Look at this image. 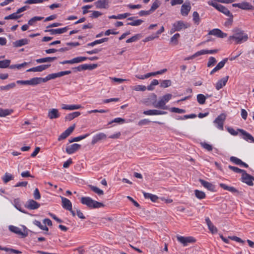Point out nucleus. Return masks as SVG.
Masks as SVG:
<instances>
[{
  "mask_svg": "<svg viewBox=\"0 0 254 254\" xmlns=\"http://www.w3.org/2000/svg\"><path fill=\"white\" fill-rule=\"evenodd\" d=\"M13 112L12 109H3L0 108V117H5L7 116L11 115Z\"/></svg>",
  "mask_w": 254,
  "mask_h": 254,
  "instance_id": "obj_31",
  "label": "nucleus"
},
{
  "mask_svg": "<svg viewBox=\"0 0 254 254\" xmlns=\"http://www.w3.org/2000/svg\"><path fill=\"white\" fill-rule=\"evenodd\" d=\"M205 54H207V50H201L193 54L192 57H196Z\"/></svg>",
  "mask_w": 254,
  "mask_h": 254,
  "instance_id": "obj_59",
  "label": "nucleus"
},
{
  "mask_svg": "<svg viewBox=\"0 0 254 254\" xmlns=\"http://www.w3.org/2000/svg\"><path fill=\"white\" fill-rule=\"evenodd\" d=\"M227 58H225L221 62H220L216 66L217 68H218L219 70L222 68L224 66L226 63L227 62Z\"/></svg>",
  "mask_w": 254,
  "mask_h": 254,
  "instance_id": "obj_52",
  "label": "nucleus"
},
{
  "mask_svg": "<svg viewBox=\"0 0 254 254\" xmlns=\"http://www.w3.org/2000/svg\"><path fill=\"white\" fill-rule=\"evenodd\" d=\"M225 120V116L224 114H221L216 118L213 123L218 129L223 130L224 129L223 125Z\"/></svg>",
  "mask_w": 254,
  "mask_h": 254,
  "instance_id": "obj_5",
  "label": "nucleus"
},
{
  "mask_svg": "<svg viewBox=\"0 0 254 254\" xmlns=\"http://www.w3.org/2000/svg\"><path fill=\"white\" fill-rule=\"evenodd\" d=\"M232 6L234 7H238L243 10H253L254 6L249 2L243 1L241 3H233Z\"/></svg>",
  "mask_w": 254,
  "mask_h": 254,
  "instance_id": "obj_6",
  "label": "nucleus"
},
{
  "mask_svg": "<svg viewBox=\"0 0 254 254\" xmlns=\"http://www.w3.org/2000/svg\"><path fill=\"white\" fill-rule=\"evenodd\" d=\"M50 65V64L40 65L27 69V72H42L47 69Z\"/></svg>",
  "mask_w": 254,
  "mask_h": 254,
  "instance_id": "obj_14",
  "label": "nucleus"
},
{
  "mask_svg": "<svg viewBox=\"0 0 254 254\" xmlns=\"http://www.w3.org/2000/svg\"><path fill=\"white\" fill-rule=\"evenodd\" d=\"M61 199L63 208L67 210H70L72 207V203L70 201L64 197H61Z\"/></svg>",
  "mask_w": 254,
  "mask_h": 254,
  "instance_id": "obj_24",
  "label": "nucleus"
},
{
  "mask_svg": "<svg viewBox=\"0 0 254 254\" xmlns=\"http://www.w3.org/2000/svg\"><path fill=\"white\" fill-rule=\"evenodd\" d=\"M33 223L35 225L38 227L41 230L46 231H48L49 230L48 228L46 226L42 225L41 224V223L38 220H35L33 221Z\"/></svg>",
  "mask_w": 254,
  "mask_h": 254,
  "instance_id": "obj_41",
  "label": "nucleus"
},
{
  "mask_svg": "<svg viewBox=\"0 0 254 254\" xmlns=\"http://www.w3.org/2000/svg\"><path fill=\"white\" fill-rule=\"evenodd\" d=\"M90 188L92 191H93L94 192L96 193L98 195H102L104 193L103 191L102 190L100 189L99 188H97V187L90 186Z\"/></svg>",
  "mask_w": 254,
  "mask_h": 254,
  "instance_id": "obj_48",
  "label": "nucleus"
},
{
  "mask_svg": "<svg viewBox=\"0 0 254 254\" xmlns=\"http://www.w3.org/2000/svg\"><path fill=\"white\" fill-rule=\"evenodd\" d=\"M109 3V0H98L95 2V5L97 8H107Z\"/></svg>",
  "mask_w": 254,
  "mask_h": 254,
  "instance_id": "obj_20",
  "label": "nucleus"
},
{
  "mask_svg": "<svg viewBox=\"0 0 254 254\" xmlns=\"http://www.w3.org/2000/svg\"><path fill=\"white\" fill-rule=\"evenodd\" d=\"M208 4L212 6L213 7H215L217 10L219 11L220 12L223 13L225 15H226L227 16H229L230 17V18L229 19V22L231 23L233 21V15L230 12V11L225 6L220 4H218V3L216 2H213V1L208 2Z\"/></svg>",
  "mask_w": 254,
  "mask_h": 254,
  "instance_id": "obj_2",
  "label": "nucleus"
},
{
  "mask_svg": "<svg viewBox=\"0 0 254 254\" xmlns=\"http://www.w3.org/2000/svg\"><path fill=\"white\" fill-rule=\"evenodd\" d=\"M209 35H214L218 38H223L227 37V34L218 28L213 29L208 32Z\"/></svg>",
  "mask_w": 254,
  "mask_h": 254,
  "instance_id": "obj_12",
  "label": "nucleus"
},
{
  "mask_svg": "<svg viewBox=\"0 0 254 254\" xmlns=\"http://www.w3.org/2000/svg\"><path fill=\"white\" fill-rule=\"evenodd\" d=\"M227 131L233 135H237L238 133L239 130H236L232 127H228L227 128Z\"/></svg>",
  "mask_w": 254,
  "mask_h": 254,
  "instance_id": "obj_64",
  "label": "nucleus"
},
{
  "mask_svg": "<svg viewBox=\"0 0 254 254\" xmlns=\"http://www.w3.org/2000/svg\"><path fill=\"white\" fill-rule=\"evenodd\" d=\"M74 69L78 71H81L82 70H87V64L80 65L74 68Z\"/></svg>",
  "mask_w": 254,
  "mask_h": 254,
  "instance_id": "obj_61",
  "label": "nucleus"
},
{
  "mask_svg": "<svg viewBox=\"0 0 254 254\" xmlns=\"http://www.w3.org/2000/svg\"><path fill=\"white\" fill-rule=\"evenodd\" d=\"M44 17L42 16H34L29 20L28 24L30 26L35 25L37 21H40Z\"/></svg>",
  "mask_w": 254,
  "mask_h": 254,
  "instance_id": "obj_35",
  "label": "nucleus"
},
{
  "mask_svg": "<svg viewBox=\"0 0 254 254\" xmlns=\"http://www.w3.org/2000/svg\"><path fill=\"white\" fill-rule=\"evenodd\" d=\"M14 177L12 175L5 173L4 176L2 177V180L4 183H7L11 180H13Z\"/></svg>",
  "mask_w": 254,
  "mask_h": 254,
  "instance_id": "obj_37",
  "label": "nucleus"
},
{
  "mask_svg": "<svg viewBox=\"0 0 254 254\" xmlns=\"http://www.w3.org/2000/svg\"><path fill=\"white\" fill-rule=\"evenodd\" d=\"M238 130L242 134L244 139L249 142H254V138L251 134L242 129H238Z\"/></svg>",
  "mask_w": 254,
  "mask_h": 254,
  "instance_id": "obj_17",
  "label": "nucleus"
},
{
  "mask_svg": "<svg viewBox=\"0 0 254 254\" xmlns=\"http://www.w3.org/2000/svg\"><path fill=\"white\" fill-rule=\"evenodd\" d=\"M68 29V27L58 29H46L45 32H50L52 35L60 34L66 32Z\"/></svg>",
  "mask_w": 254,
  "mask_h": 254,
  "instance_id": "obj_15",
  "label": "nucleus"
},
{
  "mask_svg": "<svg viewBox=\"0 0 254 254\" xmlns=\"http://www.w3.org/2000/svg\"><path fill=\"white\" fill-rule=\"evenodd\" d=\"M206 99L205 96L202 94H199L197 95V101L200 104H204Z\"/></svg>",
  "mask_w": 254,
  "mask_h": 254,
  "instance_id": "obj_47",
  "label": "nucleus"
},
{
  "mask_svg": "<svg viewBox=\"0 0 254 254\" xmlns=\"http://www.w3.org/2000/svg\"><path fill=\"white\" fill-rule=\"evenodd\" d=\"M216 63V60L215 59V58L213 57H210L209 59L208 63H207V66L208 67H211L214 65V64Z\"/></svg>",
  "mask_w": 254,
  "mask_h": 254,
  "instance_id": "obj_56",
  "label": "nucleus"
},
{
  "mask_svg": "<svg viewBox=\"0 0 254 254\" xmlns=\"http://www.w3.org/2000/svg\"><path fill=\"white\" fill-rule=\"evenodd\" d=\"M219 186L221 188L225 190H227L229 191H230L232 193H235L238 192V190L234 187L228 186L227 185L223 184V183H220L219 184Z\"/></svg>",
  "mask_w": 254,
  "mask_h": 254,
  "instance_id": "obj_29",
  "label": "nucleus"
},
{
  "mask_svg": "<svg viewBox=\"0 0 254 254\" xmlns=\"http://www.w3.org/2000/svg\"><path fill=\"white\" fill-rule=\"evenodd\" d=\"M75 125H73V126H70L68 128H67L59 136L58 140H61L66 138L67 136H68L73 131L75 128Z\"/></svg>",
  "mask_w": 254,
  "mask_h": 254,
  "instance_id": "obj_13",
  "label": "nucleus"
},
{
  "mask_svg": "<svg viewBox=\"0 0 254 254\" xmlns=\"http://www.w3.org/2000/svg\"><path fill=\"white\" fill-rule=\"evenodd\" d=\"M10 63L9 60L0 61V68H4L8 67Z\"/></svg>",
  "mask_w": 254,
  "mask_h": 254,
  "instance_id": "obj_44",
  "label": "nucleus"
},
{
  "mask_svg": "<svg viewBox=\"0 0 254 254\" xmlns=\"http://www.w3.org/2000/svg\"><path fill=\"white\" fill-rule=\"evenodd\" d=\"M194 193L195 196L199 199H203L206 196L205 193L202 191L196 190H194Z\"/></svg>",
  "mask_w": 254,
  "mask_h": 254,
  "instance_id": "obj_40",
  "label": "nucleus"
},
{
  "mask_svg": "<svg viewBox=\"0 0 254 254\" xmlns=\"http://www.w3.org/2000/svg\"><path fill=\"white\" fill-rule=\"evenodd\" d=\"M29 40L27 39H22L17 40L13 43V46L15 47H19L27 44Z\"/></svg>",
  "mask_w": 254,
  "mask_h": 254,
  "instance_id": "obj_28",
  "label": "nucleus"
},
{
  "mask_svg": "<svg viewBox=\"0 0 254 254\" xmlns=\"http://www.w3.org/2000/svg\"><path fill=\"white\" fill-rule=\"evenodd\" d=\"M199 182L201 185H202L205 188H206L208 190L212 192H214L216 191L215 186L212 183L201 179L199 180Z\"/></svg>",
  "mask_w": 254,
  "mask_h": 254,
  "instance_id": "obj_19",
  "label": "nucleus"
},
{
  "mask_svg": "<svg viewBox=\"0 0 254 254\" xmlns=\"http://www.w3.org/2000/svg\"><path fill=\"white\" fill-rule=\"evenodd\" d=\"M166 112L158 110H149L143 112V114L147 116L165 115Z\"/></svg>",
  "mask_w": 254,
  "mask_h": 254,
  "instance_id": "obj_18",
  "label": "nucleus"
},
{
  "mask_svg": "<svg viewBox=\"0 0 254 254\" xmlns=\"http://www.w3.org/2000/svg\"><path fill=\"white\" fill-rule=\"evenodd\" d=\"M141 37V35L140 34H136V35L133 36L132 37H131V38L128 39L126 41V42L127 43L134 42L137 41L138 40H139Z\"/></svg>",
  "mask_w": 254,
  "mask_h": 254,
  "instance_id": "obj_42",
  "label": "nucleus"
},
{
  "mask_svg": "<svg viewBox=\"0 0 254 254\" xmlns=\"http://www.w3.org/2000/svg\"><path fill=\"white\" fill-rule=\"evenodd\" d=\"M229 76H226L222 79L219 80L218 82L215 84V88L217 90H220L221 89L223 86H224L226 83L227 82V81L228 80Z\"/></svg>",
  "mask_w": 254,
  "mask_h": 254,
  "instance_id": "obj_21",
  "label": "nucleus"
},
{
  "mask_svg": "<svg viewBox=\"0 0 254 254\" xmlns=\"http://www.w3.org/2000/svg\"><path fill=\"white\" fill-rule=\"evenodd\" d=\"M29 85L35 86L44 82V78L42 77H34L29 80Z\"/></svg>",
  "mask_w": 254,
  "mask_h": 254,
  "instance_id": "obj_25",
  "label": "nucleus"
},
{
  "mask_svg": "<svg viewBox=\"0 0 254 254\" xmlns=\"http://www.w3.org/2000/svg\"><path fill=\"white\" fill-rule=\"evenodd\" d=\"M201 145L205 149H206L208 151H211L213 149L212 146L206 142H201Z\"/></svg>",
  "mask_w": 254,
  "mask_h": 254,
  "instance_id": "obj_60",
  "label": "nucleus"
},
{
  "mask_svg": "<svg viewBox=\"0 0 254 254\" xmlns=\"http://www.w3.org/2000/svg\"><path fill=\"white\" fill-rule=\"evenodd\" d=\"M91 12L90 17L92 18H97L102 15V13L98 11H91Z\"/></svg>",
  "mask_w": 254,
  "mask_h": 254,
  "instance_id": "obj_57",
  "label": "nucleus"
},
{
  "mask_svg": "<svg viewBox=\"0 0 254 254\" xmlns=\"http://www.w3.org/2000/svg\"><path fill=\"white\" fill-rule=\"evenodd\" d=\"M89 135V133H86V134H85L82 135H80V136H77V137H74V138H72L70 140H69V142L70 143H71V142H73L79 141H80V140H81L82 139H83L86 138Z\"/></svg>",
  "mask_w": 254,
  "mask_h": 254,
  "instance_id": "obj_38",
  "label": "nucleus"
},
{
  "mask_svg": "<svg viewBox=\"0 0 254 254\" xmlns=\"http://www.w3.org/2000/svg\"><path fill=\"white\" fill-rule=\"evenodd\" d=\"M16 85L14 82L8 84L5 86H2L0 87L1 90H6L8 91L10 89H12L15 87Z\"/></svg>",
  "mask_w": 254,
  "mask_h": 254,
  "instance_id": "obj_45",
  "label": "nucleus"
},
{
  "mask_svg": "<svg viewBox=\"0 0 254 254\" xmlns=\"http://www.w3.org/2000/svg\"><path fill=\"white\" fill-rule=\"evenodd\" d=\"M191 9L190 4H184L181 6V12L184 16H187Z\"/></svg>",
  "mask_w": 254,
  "mask_h": 254,
  "instance_id": "obj_27",
  "label": "nucleus"
},
{
  "mask_svg": "<svg viewBox=\"0 0 254 254\" xmlns=\"http://www.w3.org/2000/svg\"><path fill=\"white\" fill-rule=\"evenodd\" d=\"M160 3L158 1V0H156L155 1H154L151 7H150V9H149V10L150 11L151 13L153 12V11H154L157 8L159 7V6H160Z\"/></svg>",
  "mask_w": 254,
  "mask_h": 254,
  "instance_id": "obj_49",
  "label": "nucleus"
},
{
  "mask_svg": "<svg viewBox=\"0 0 254 254\" xmlns=\"http://www.w3.org/2000/svg\"><path fill=\"white\" fill-rule=\"evenodd\" d=\"M143 195L145 198L150 199L153 202H155L158 199V197L156 195L151 193L143 192Z\"/></svg>",
  "mask_w": 254,
  "mask_h": 254,
  "instance_id": "obj_36",
  "label": "nucleus"
},
{
  "mask_svg": "<svg viewBox=\"0 0 254 254\" xmlns=\"http://www.w3.org/2000/svg\"><path fill=\"white\" fill-rule=\"evenodd\" d=\"M8 229L10 231H11L15 234H18V235H21L22 236H26V234L24 232H22V231L21 230V229H20L19 228H18L17 227L14 226L13 225H9L8 226Z\"/></svg>",
  "mask_w": 254,
  "mask_h": 254,
  "instance_id": "obj_23",
  "label": "nucleus"
},
{
  "mask_svg": "<svg viewBox=\"0 0 254 254\" xmlns=\"http://www.w3.org/2000/svg\"><path fill=\"white\" fill-rule=\"evenodd\" d=\"M60 116V114L57 109H51L48 111V117L50 119L58 118Z\"/></svg>",
  "mask_w": 254,
  "mask_h": 254,
  "instance_id": "obj_22",
  "label": "nucleus"
},
{
  "mask_svg": "<svg viewBox=\"0 0 254 254\" xmlns=\"http://www.w3.org/2000/svg\"><path fill=\"white\" fill-rule=\"evenodd\" d=\"M178 241L182 243L184 246H187L189 243H193L195 239L192 237L177 236Z\"/></svg>",
  "mask_w": 254,
  "mask_h": 254,
  "instance_id": "obj_10",
  "label": "nucleus"
},
{
  "mask_svg": "<svg viewBox=\"0 0 254 254\" xmlns=\"http://www.w3.org/2000/svg\"><path fill=\"white\" fill-rule=\"evenodd\" d=\"M132 89L137 91H144L146 89V87L144 85H137L133 86Z\"/></svg>",
  "mask_w": 254,
  "mask_h": 254,
  "instance_id": "obj_50",
  "label": "nucleus"
},
{
  "mask_svg": "<svg viewBox=\"0 0 254 254\" xmlns=\"http://www.w3.org/2000/svg\"><path fill=\"white\" fill-rule=\"evenodd\" d=\"M58 77L57 73H54L48 74L47 76L43 78L44 82H46L50 80L54 79Z\"/></svg>",
  "mask_w": 254,
  "mask_h": 254,
  "instance_id": "obj_43",
  "label": "nucleus"
},
{
  "mask_svg": "<svg viewBox=\"0 0 254 254\" xmlns=\"http://www.w3.org/2000/svg\"><path fill=\"white\" fill-rule=\"evenodd\" d=\"M21 16V15H18L17 12L13 13L9 15L4 17L5 20L14 19L16 20L19 18Z\"/></svg>",
  "mask_w": 254,
  "mask_h": 254,
  "instance_id": "obj_39",
  "label": "nucleus"
},
{
  "mask_svg": "<svg viewBox=\"0 0 254 254\" xmlns=\"http://www.w3.org/2000/svg\"><path fill=\"white\" fill-rule=\"evenodd\" d=\"M192 16H193V20L194 23L197 24H198L199 23L200 19H199V14L198 13V12H197L196 11L193 12Z\"/></svg>",
  "mask_w": 254,
  "mask_h": 254,
  "instance_id": "obj_53",
  "label": "nucleus"
},
{
  "mask_svg": "<svg viewBox=\"0 0 254 254\" xmlns=\"http://www.w3.org/2000/svg\"><path fill=\"white\" fill-rule=\"evenodd\" d=\"M27 64H28L27 63L24 62V63L21 64H17L11 65L10 66V68H11V69L14 68H16L17 69H20L22 67H23L25 65H27Z\"/></svg>",
  "mask_w": 254,
  "mask_h": 254,
  "instance_id": "obj_58",
  "label": "nucleus"
},
{
  "mask_svg": "<svg viewBox=\"0 0 254 254\" xmlns=\"http://www.w3.org/2000/svg\"><path fill=\"white\" fill-rule=\"evenodd\" d=\"M173 27H175L178 31H180L189 27L190 24L183 21L179 20L174 22L173 24Z\"/></svg>",
  "mask_w": 254,
  "mask_h": 254,
  "instance_id": "obj_8",
  "label": "nucleus"
},
{
  "mask_svg": "<svg viewBox=\"0 0 254 254\" xmlns=\"http://www.w3.org/2000/svg\"><path fill=\"white\" fill-rule=\"evenodd\" d=\"M171 83L172 82L170 80H164L161 82L160 86L163 88H166L171 86Z\"/></svg>",
  "mask_w": 254,
  "mask_h": 254,
  "instance_id": "obj_51",
  "label": "nucleus"
},
{
  "mask_svg": "<svg viewBox=\"0 0 254 254\" xmlns=\"http://www.w3.org/2000/svg\"><path fill=\"white\" fill-rule=\"evenodd\" d=\"M81 202L83 204L86 205L91 208H100L104 206L103 203L94 200L89 197H81Z\"/></svg>",
  "mask_w": 254,
  "mask_h": 254,
  "instance_id": "obj_4",
  "label": "nucleus"
},
{
  "mask_svg": "<svg viewBox=\"0 0 254 254\" xmlns=\"http://www.w3.org/2000/svg\"><path fill=\"white\" fill-rule=\"evenodd\" d=\"M108 40V38H104L101 39L97 40L93 42L89 43L87 44V46L93 47L97 44H100L102 43L107 42Z\"/></svg>",
  "mask_w": 254,
  "mask_h": 254,
  "instance_id": "obj_34",
  "label": "nucleus"
},
{
  "mask_svg": "<svg viewBox=\"0 0 254 254\" xmlns=\"http://www.w3.org/2000/svg\"><path fill=\"white\" fill-rule=\"evenodd\" d=\"M80 148V145L77 143H74L67 146L66 148V152L68 154L74 153Z\"/></svg>",
  "mask_w": 254,
  "mask_h": 254,
  "instance_id": "obj_16",
  "label": "nucleus"
},
{
  "mask_svg": "<svg viewBox=\"0 0 254 254\" xmlns=\"http://www.w3.org/2000/svg\"><path fill=\"white\" fill-rule=\"evenodd\" d=\"M170 111L173 113H177L179 114H182L186 112L185 110L176 107L171 108L170 109Z\"/></svg>",
  "mask_w": 254,
  "mask_h": 254,
  "instance_id": "obj_55",
  "label": "nucleus"
},
{
  "mask_svg": "<svg viewBox=\"0 0 254 254\" xmlns=\"http://www.w3.org/2000/svg\"><path fill=\"white\" fill-rule=\"evenodd\" d=\"M107 138V135L103 132H99L94 135L92 138V144H95L98 142L102 140H105Z\"/></svg>",
  "mask_w": 254,
  "mask_h": 254,
  "instance_id": "obj_9",
  "label": "nucleus"
},
{
  "mask_svg": "<svg viewBox=\"0 0 254 254\" xmlns=\"http://www.w3.org/2000/svg\"><path fill=\"white\" fill-rule=\"evenodd\" d=\"M56 59V57H46L36 60L38 64L44 63L47 62H52Z\"/></svg>",
  "mask_w": 254,
  "mask_h": 254,
  "instance_id": "obj_30",
  "label": "nucleus"
},
{
  "mask_svg": "<svg viewBox=\"0 0 254 254\" xmlns=\"http://www.w3.org/2000/svg\"><path fill=\"white\" fill-rule=\"evenodd\" d=\"M34 197L35 199L39 200L41 198V195L37 188L35 189L33 193Z\"/></svg>",
  "mask_w": 254,
  "mask_h": 254,
  "instance_id": "obj_63",
  "label": "nucleus"
},
{
  "mask_svg": "<svg viewBox=\"0 0 254 254\" xmlns=\"http://www.w3.org/2000/svg\"><path fill=\"white\" fill-rule=\"evenodd\" d=\"M180 35L179 33L174 34L171 38L170 42L174 45L178 44V39L180 38Z\"/></svg>",
  "mask_w": 254,
  "mask_h": 254,
  "instance_id": "obj_46",
  "label": "nucleus"
},
{
  "mask_svg": "<svg viewBox=\"0 0 254 254\" xmlns=\"http://www.w3.org/2000/svg\"><path fill=\"white\" fill-rule=\"evenodd\" d=\"M233 32V35L230 36L228 38L229 41H234L236 44H241L248 40V36L243 30L236 29H234Z\"/></svg>",
  "mask_w": 254,
  "mask_h": 254,
  "instance_id": "obj_1",
  "label": "nucleus"
},
{
  "mask_svg": "<svg viewBox=\"0 0 254 254\" xmlns=\"http://www.w3.org/2000/svg\"><path fill=\"white\" fill-rule=\"evenodd\" d=\"M241 180L243 183H246L249 186H253L254 185L253 180H254V178L247 174L245 171L242 174Z\"/></svg>",
  "mask_w": 254,
  "mask_h": 254,
  "instance_id": "obj_7",
  "label": "nucleus"
},
{
  "mask_svg": "<svg viewBox=\"0 0 254 254\" xmlns=\"http://www.w3.org/2000/svg\"><path fill=\"white\" fill-rule=\"evenodd\" d=\"M86 60H87V57H77L71 59V64L80 63L86 61Z\"/></svg>",
  "mask_w": 254,
  "mask_h": 254,
  "instance_id": "obj_33",
  "label": "nucleus"
},
{
  "mask_svg": "<svg viewBox=\"0 0 254 254\" xmlns=\"http://www.w3.org/2000/svg\"><path fill=\"white\" fill-rule=\"evenodd\" d=\"M142 22L143 20L141 19H137L132 22H129L127 24L133 26H136L140 25Z\"/></svg>",
  "mask_w": 254,
  "mask_h": 254,
  "instance_id": "obj_54",
  "label": "nucleus"
},
{
  "mask_svg": "<svg viewBox=\"0 0 254 254\" xmlns=\"http://www.w3.org/2000/svg\"><path fill=\"white\" fill-rule=\"evenodd\" d=\"M12 204L13 206L19 211L26 214L27 212L24 209L21 208V202L19 198L14 199L13 201Z\"/></svg>",
  "mask_w": 254,
  "mask_h": 254,
  "instance_id": "obj_26",
  "label": "nucleus"
},
{
  "mask_svg": "<svg viewBox=\"0 0 254 254\" xmlns=\"http://www.w3.org/2000/svg\"><path fill=\"white\" fill-rule=\"evenodd\" d=\"M130 14L129 13H125L123 14H119L117 15H111L109 16L110 19H123L126 18L127 16H129Z\"/></svg>",
  "mask_w": 254,
  "mask_h": 254,
  "instance_id": "obj_32",
  "label": "nucleus"
},
{
  "mask_svg": "<svg viewBox=\"0 0 254 254\" xmlns=\"http://www.w3.org/2000/svg\"><path fill=\"white\" fill-rule=\"evenodd\" d=\"M172 95L171 94H167L160 98L158 102H154L152 105L153 107L156 108H160L162 109H167L168 108L166 106V104L172 98Z\"/></svg>",
  "mask_w": 254,
  "mask_h": 254,
  "instance_id": "obj_3",
  "label": "nucleus"
},
{
  "mask_svg": "<svg viewBox=\"0 0 254 254\" xmlns=\"http://www.w3.org/2000/svg\"><path fill=\"white\" fill-rule=\"evenodd\" d=\"M40 206V204L33 199L28 200L25 204V207L30 210L38 209Z\"/></svg>",
  "mask_w": 254,
  "mask_h": 254,
  "instance_id": "obj_11",
  "label": "nucleus"
},
{
  "mask_svg": "<svg viewBox=\"0 0 254 254\" xmlns=\"http://www.w3.org/2000/svg\"><path fill=\"white\" fill-rule=\"evenodd\" d=\"M158 38V35H151L150 36H149L146 37L143 40V41L144 42H148V41H152V40H154V39Z\"/></svg>",
  "mask_w": 254,
  "mask_h": 254,
  "instance_id": "obj_62",
  "label": "nucleus"
}]
</instances>
